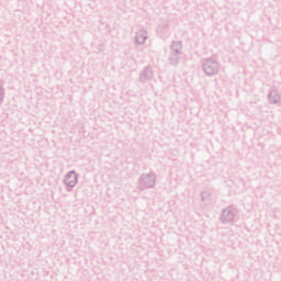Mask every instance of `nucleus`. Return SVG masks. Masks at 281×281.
<instances>
[{
  "label": "nucleus",
  "instance_id": "7ed1b4c3",
  "mask_svg": "<svg viewBox=\"0 0 281 281\" xmlns=\"http://www.w3.org/2000/svg\"><path fill=\"white\" fill-rule=\"evenodd\" d=\"M136 41L137 43H144V41H146V36H144V34H138L136 36Z\"/></svg>",
  "mask_w": 281,
  "mask_h": 281
},
{
  "label": "nucleus",
  "instance_id": "20e7f679",
  "mask_svg": "<svg viewBox=\"0 0 281 281\" xmlns=\"http://www.w3.org/2000/svg\"><path fill=\"white\" fill-rule=\"evenodd\" d=\"M1 100H3V90L0 87V102H1Z\"/></svg>",
  "mask_w": 281,
  "mask_h": 281
},
{
  "label": "nucleus",
  "instance_id": "f03ea898",
  "mask_svg": "<svg viewBox=\"0 0 281 281\" xmlns=\"http://www.w3.org/2000/svg\"><path fill=\"white\" fill-rule=\"evenodd\" d=\"M217 64L215 61H206L204 65V71L207 76H212V74H216Z\"/></svg>",
  "mask_w": 281,
  "mask_h": 281
},
{
  "label": "nucleus",
  "instance_id": "f257e3e1",
  "mask_svg": "<svg viewBox=\"0 0 281 281\" xmlns=\"http://www.w3.org/2000/svg\"><path fill=\"white\" fill-rule=\"evenodd\" d=\"M65 183H66V186L74 188V186H76V183H78V176L76 175V172L70 171L65 178Z\"/></svg>",
  "mask_w": 281,
  "mask_h": 281
}]
</instances>
